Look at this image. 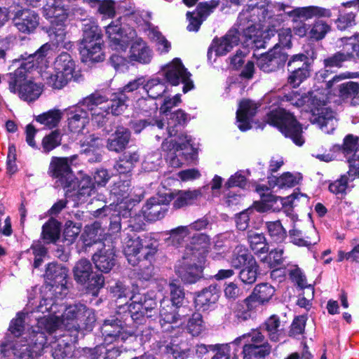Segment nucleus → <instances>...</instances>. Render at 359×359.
<instances>
[{
	"mask_svg": "<svg viewBox=\"0 0 359 359\" xmlns=\"http://www.w3.org/2000/svg\"><path fill=\"white\" fill-rule=\"evenodd\" d=\"M60 236V224L55 219H49L42 227V238L46 243L55 242Z\"/></svg>",
	"mask_w": 359,
	"mask_h": 359,
	"instance_id": "41",
	"label": "nucleus"
},
{
	"mask_svg": "<svg viewBox=\"0 0 359 359\" xmlns=\"http://www.w3.org/2000/svg\"><path fill=\"white\" fill-rule=\"evenodd\" d=\"M162 163V155L160 151H155L147 154L142 163V168L147 172L158 169Z\"/></svg>",
	"mask_w": 359,
	"mask_h": 359,
	"instance_id": "55",
	"label": "nucleus"
},
{
	"mask_svg": "<svg viewBox=\"0 0 359 359\" xmlns=\"http://www.w3.org/2000/svg\"><path fill=\"white\" fill-rule=\"evenodd\" d=\"M127 100L128 97L126 94L118 92L109 102L107 101L104 104L105 106L109 107V111L110 114L118 116L121 114L126 108Z\"/></svg>",
	"mask_w": 359,
	"mask_h": 359,
	"instance_id": "48",
	"label": "nucleus"
},
{
	"mask_svg": "<svg viewBox=\"0 0 359 359\" xmlns=\"http://www.w3.org/2000/svg\"><path fill=\"white\" fill-rule=\"evenodd\" d=\"M29 68L22 63L13 72L8 74L4 79L7 81L11 93L18 94L22 100L31 102L39 97L42 87L27 79V71Z\"/></svg>",
	"mask_w": 359,
	"mask_h": 359,
	"instance_id": "7",
	"label": "nucleus"
},
{
	"mask_svg": "<svg viewBox=\"0 0 359 359\" xmlns=\"http://www.w3.org/2000/svg\"><path fill=\"white\" fill-rule=\"evenodd\" d=\"M209 243L210 238L205 234L198 233L193 236L190 245L175 266L176 273L184 282L191 284L201 278Z\"/></svg>",
	"mask_w": 359,
	"mask_h": 359,
	"instance_id": "3",
	"label": "nucleus"
},
{
	"mask_svg": "<svg viewBox=\"0 0 359 359\" xmlns=\"http://www.w3.org/2000/svg\"><path fill=\"white\" fill-rule=\"evenodd\" d=\"M162 75L172 86H177L181 82L184 84L183 93H186L194 88L190 79L191 74L184 67L180 58H175L162 69Z\"/></svg>",
	"mask_w": 359,
	"mask_h": 359,
	"instance_id": "18",
	"label": "nucleus"
},
{
	"mask_svg": "<svg viewBox=\"0 0 359 359\" xmlns=\"http://www.w3.org/2000/svg\"><path fill=\"white\" fill-rule=\"evenodd\" d=\"M251 259H255L248 252V250L243 246H237L234 249L230 259L232 266L236 269L241 266H246Z\"/></svg>",
	"mask_w": 359,
	"mask_h": 359,
	"instance_id": "46",
	"label": "nucleus"
},
{
	"mask_svg": "<svg viewBox=\"0 0 359 359\" xmlns=\"http://www.w3.org/2000/svg\"><path fill=\"white\" fill-rule=\"evenodd\" d=\"M101 332L104 341L107 344L115 341H124L131 336L130 333L125 330L122 323L118 320H104Z\"/></svg>",
	"mask_w": 359,
	"mask_h": 359,
	"instance_id": "27",
	"label": "nucleus"
},
{
	"mask_svg": "<svg viewBox=\"0 0 359 359\" xmlns=\"http://www.w3.org/2000/svg\"><path fill=\"white\" fill-rule=\"evenodd\" d=\"M245 340L243 346V359H265L271 352V346L264 335L258 330H252L232 341V344L238 346Z\"/></svg>",
	"mask_w": 359,
	"mask_h": 359,
	"instance_id": "11",
	"label": "nucleus"
},
{
	"mask_svg": "<svg viewBox=\"0 0 359 359\" xmlns=\"http://www.w3.org/2000/svg\"><path fill=\"white\" fill-rule=\"evenodd\" d=\"M303 68L311 69V64L308 56L302 53L292 55L287 62L288 71H296Z\"/></svg>",
	"mask_w": 359,
	"mask_h": 359,
	"instance_id": "53",
	"label": "nucleus"
},
{
	"mask_svg": "<svg viewBox=\"0 0 359 359\" xmlns=\"http://www.w3.org/2000/svg\"><path fill=\"white\" fill-rule=\"evenodd\" d=\"M266 122L277 127L285 137L291 138L295 144L302 146L304 143L300 124L292 114L285 109H272L267 114Z\"/></svg>",
	"mask_w": 359,
	"mask_h": 359,
	"instance_id": "9",
	"label": "nucleus"
},
{
	"mask_svg": "<svg viewBox=\"0 0 359 359\" xmlns=\"http://www.w3.org/2000/svg\"><path fill=\"white\" fill-rule=\"evenodd\" d=\"M349 49L350 48L346 47V45L342 50L338 51L325 58L323 62L326 69L320 72V76L325 79L327 76V73L329 72L327 68H340L342 67L344 62L353 60L355 58V55L352 52L349 51Z\"/></svg>",
	"mask_w": 359,
	"mask_h": 359,
	"instance_id": "33",
	"label": "nucleus"
},
{
	"mask_svg": "<svg viewBox=\"0 0 359 359\" xmlns=\"http://www.w3.org/2000/svg\"><path fill=\"white\" fill-rule=\"evenodd\" d=\"M289 239L290 243L298 247H306L310 248L312 245L317 244L320 238L315 228H311L309 235L304 234L302 230L295 225L289 231Z\"/></svg>",
	"mask_w": 359,
	"mask_h": 359,
	"instance_id": "31",
	"label": "nucleus"
},
{
	"mask_svg": "<svg viewBox=\"0 0 359 359\" xmlns=\"http://www.w3.org/2000/svg\"><path fill=\"white\" fill-rule=\"evenodd\" d=\"M355 178V172L353 173V170H350L341 177L334 182L330 184L329 190L334 194H344L348 188L349 182H352Z\"/></svg>",
	"mask_w": 359,
	"mask_h": 359,
	"instance_id": "43",
	"label": "nucleus"
},
{
	"mask_svg": "<svg viewBox=\"0 0 359 359\" xmlns=\"http://www.w3.org/2000/svg\"><path fill=\"white\" fill-rule=\"evenodd\" d=\"M67 269L60 264L51 263L46 268L45 277L50 285V290L57 299H62L67 293Z\"/></svg>",
	"mask_w": 359,
	"mask_h": 359,
	"instance_id": "19",
	"label": "nucleus"
},
{
	"mask_svg": "<svg viewBox=\"0 0 359 359\" xmlns=\"http://www.w3.org/2000/svg\"><path fill=\"white\" fill-rule=\"evenodd\" d=\"M79 196L81 197L90 196L95 192V186L93 180L89 176H83L79 184Z\"/></svg>",
	"mask_w": 359,
	"mask_h": 359,
	"instance_id": "62",
	"label": "nucleus"
},
{
	"mask_svg": "<svg viewBox=\"0 0 359 359\" xmlns=\"http://www.w3.org/2000/svg\"><path fill=\"white\" fill-rule=\"evenodd\" d=\"M67 126L72 133L81 132L89 123L90 118L87 109L82 100L76 105L71 106L66 110Z\"/></svg>",
	"mask_w": 359,
	"mask_h": 359,
	"instance_id": "25",
	"label": "nucleus"
},
{
	"mask_svg": "<svg viewBox=\"0 0 359 359\" xmlns=\"http://www.w3.org/2000/svg\"><path fill=\"white\" fill-rule=\"evenodd\" d=\"M97 245L92 259L95 267L104 273L109 272L116 264V255L113 243L107 239L104 242L94 241Z\"/></svg>",
	"mask_w": 359,
	"mask_h": 359,
	"instance_id": "20",
	"label": "nucleus"
},
{
	"mask_svg": "<svg viewBox=\"0 0 359 359\" xmlns=\"http://www.w3.org/2000/svg\"><path fill=\"white\" fill-rule=\"evenodd\" d=\"M123 243V252L133 266L137 265L142 258L150 260L156 252V242L147 236L140 237L134 233L127 234Z\"/></svg>",
	"mask_w": 359,
	"mask_h": 359,
	"instance_id": "8",
	"label": "nucleus"
},
{
	"mask_svg": "<svg viewBox=\"0 0 359 359\" xmlns=\"http://www.w3.org/2000/svg\"><path fill=\"white\" fill-rule=\"evenodd\" d=\"M180 102L181 95L177 94L173 97L165 98L160 108L161 112L165 114L167 116L166 131L168 137L175 136L187 121V114L181 109H178L170 114H167L172 108L177 106Z\"/></svg>",
	"mask_w": 359,
	"mask_h": 359,
	"instance_id": "17",
	"label": "nucleus"
},
{
	"mask_svg": "<svg viewBox=\"0 0 359 359\" xmlns=\"http://www.w3.org/2000/svg\"><path fill=\"white\" fill-rule=\"evenodd\" d=\"M260 105L257 103L249 100H243L240 102L236 111V119L241 130L246 131L250 128V120L255 115Z\"/></svg>",
	"mask_w": 359,
	"mask_h": 359,
	"instance_id": "29",
	"label": "nucleus"
},
{
	"mask_svg": "<svg viewBox=\"0 0 359 359\" xmlns=\"http://www.w3.org/2000/svg\"><path fill=\"white\" fill-rule=\"evenodd\" d=\"M159 314L161 320L166 323H175L179 319L176 307L171 304L168 299H163L161 302Z\"/></svg>",
	"mask_w": 359,
	"mask_h": 359,
	"instance_id": "42",
	"label": "nucleus"
},
{
	"mask_svg": "<svg viewBox=\"0 0 359 359\" xmlns=\"http://www.w3.org/2000/svg\"><path fill=\"white\" fill-rule=\"evenodd\" d=\"M144 89L147 91L149 97L152 100L147 101L142 98L138 100V105L143 112H149L150 115L157 113V106L153 100L161 97L166 91L165 84L159 79H152L144 85Z\"/></svg>",
	"mask_w": 359,
	"mask_h": 359,
	"instance_id": "24",
	"label": "nucleus"
},
{
	"mask_svg": "<svg viewBox=\"0 0 359 359\" xmlns=\"http://www.w3.org/2000/svg\"><path fill=\"white\" fill-rule=\"evenodd\" d=\"M106 34L109 40L110 46L115 50H125L129 41L133 39L135 32L129 29V33H127L121 27L119 20L111 22L105 28Z\"/></svg>",
	"mask_w": 359,
	"mask_h": 359,
	"instance_id": "23",
	"label": "nucleus"
},
{
	"mask_svg": "<svg viewBox=\"0 0 359 359\" xmlns=\"http://www.w3.org/2000/svg\"><path fill=\"white\" fill-rule=\"evenodd\" d=\"M239 41V29H231L224 36L213 41L208 54L214 51L218 56L226 55L238 44Z\"/></svg>",
	"mask_w": 359,
	"mask_h": 359,
	"instance_id": "28",
	"label": "nucleus"
},
{
	"mask_svg": "<svg viewBox=\"0 0 359 359\" xmlns=\"http://www.w3.org/2000/svg\"><path fill=\"white\" fill-rule=\"evenodd\" d=\"M301 176L299 174H292L290 172H285L281 176L276 179L275 185L279 188H290L299 184Z\"/></svg>",
	"mask_w": 359,
	"mask_h": 359,
	"instance_id": "56",
	"label": "nucleus"
},
{
	"mask_svg": "<svg viewBox=\"0 0 359 359\" xmlns=\"http://www.w3.org/2000/svg\"><path fill=\"white\" fill-rule=\"evenodd\" d=\"M284 102H290L292 105L299 107L311 101V121L318 124L321 130L326 133L332 132L336 126L337 121L334 118V112L325 107V102L313 97L311 100L306 95H302L297 91H292L283 96Z\"/></svg>",
	"mask_w": 359,
	"mask_h": 359,
	"instance_id": "5",
	"label": "nucleus"
},
{
	"mask_svg": "<svg viewBox=\"0 0 359 359\" xmlns=\"http://www.w3.org/2000/svg\"><path fill=\"white\" fill-rule=\"evenodd\" d=\"M187 329L189 333L194 337L198 336L205 330V325L201 313H194L191 316L187 323Z\"/></svg>",
	"mask_w": 359,
	"mask_h": 359,
	"instance_id": "52",
	"label": "nucleus"
},
{
	"mask_svg": "<svg viewBox=\"0 0 359 359\" xmlns=\"http://www.w3.org/2000/svg\"><path fill=\"white\" fill-rule=\"evenodd\" d=\"M62 116L61 111L54 109L37 116L36 121L49 128H53L58 125Z\"/></svg>",
	"mask_w": 359,
	"mask_h": 359,
	"instance_id": "44",
	"label": "nucleus"
},
{
	"mask_svg": "<svg viewBox=\"0 0 359 359\" xmlns=\"http://www.w3.org/2000/svg\"><path fill=\"white\" fill-rule=\"evenodd\" d=\"M81 231L80 224L74 223L72 221H67L64 229V236L67 241L72 242L78 236Z\"/></svg>",
	"mask_w": 359,
	"mask_h": 359,
	"instance_id": "64",
	"label": "nucleus"
},
{
	"mask_svg": "<svg viewBox=\"0 0 359 359\" xmlns=\"http://www.w3.org/2000/svg\"><path fill=\"white\" fill-rule=\"evenodd\" d=\"M43 15L50 20L49 36L59 45L66 35L67 10L62 0H46L43 6Z\"/></svg>",
	"mask_w": 359,
	"mask_h": 359,
	"instance_id": "10",
	"label": "nucleus"
},
{
	"mask_svg": "<svg viewBox=\"0 0 359 359\" xmlns=\"http://www.w3.org/2000/svg\"><path fill=\"white\" fill-rule=\"evenodd\" d=\"M238 325L247 321L252 317V312L256 309L252 298H246L242 302H236Z\"/></svg>",
	"mask_w": 359,
	"mask_h": 359,
	"instance_id": "40",
	"label": "nucleus"
},
{
	"mask_svg": "<svg viewBox=\"0 0 359 359\" xmlns=\"http://www.w3.org/2000/svg\"><path fill=\"white\" fill-rule=\"evenodd\" d=\"M150 37L156 43L157 50L161 53H168L171 47L170 43L161 34L160 32L152 29Z\"/></svg>",
	"mask_w": 359,
	"mask_h": 359,
	"instance_id": "59",
	"label": "nucleus"
},
{
	"mask_svg": "<svg viewBox=\"0 0 359 359\" xmlns=\"http://www.w3.org/2000/svg\"><path fill=\"white\" fill-rule=\"evenodd\" d=\"M339 96L344 100L359 97V83L348 81L339 85Z\"/></svg>",
	"mask_w": 359,
	"mask_h": 359,
	"instance_id": "51",
	"label": "nucleus"
},
{
	"mask_svg": "<svg viewBox=\"0 0 359 359\" xmlns=\"http://www.w3.org/2000/svg\"><path fill=\"white\" fill-rule=\"evenodd\" d=\"M57 307L55 301L48 297L42 299L39 305V311L41 313H49L39 320V326H44L48 333H51L59 327L76 330L81 327L90 329L95 322L93 310L83 304L78 303L67 306L61 316L57 315L59 311Z\"/></svg>",
	"mask_w": 359,
	"mask_h": 359,
	"instance_id": "2",
	"label": "nucleus"
},
{
	"mask_svg": "<svg viewBox=\"0 0 359 359\" xmlns=\"http://www.w3.org/2000/svg\"><path fill=\"white\" fill-rule=\"evenodd\" d=\"M74 275L77 282L88 284L87 289L93 295H97L99 290L104 285L103 276L93 273L91 263L86 259H82L76 264Z\"/></svg>",
	"mask_w": 359,
	"mask_h": 359,
	"instance_id": "15",
	"label": "nucleus"
},
{
	"mask_svg": "<svg viewBox=\"0 0 359 359\" xmlns=\"http://www.w3.org/2000/svg\"><path fill=\"white\" fill-rule=\"evenodd\" d=\"M285 56L280 53L273 52L267 53L262 55L257 60V67L264 72H271L276 71L283 67L285 62Z\"/></svg>",
	"mask_w": 359,
	"mask_h": 359,
	"instance_id": "34",
	"label": "nucleus"
},
{
	"mask_svg": "<svg viewBox=\"0 0 359 359\" xmlns=\"http://www.w3.org/2000/svg\"><path fill=\"white\" fill-rule=\"evenodd\" d=\"M275 289L268 283H262L256 285L252 294L248 298H252V302H255L256 307L261 304L269 302L273 296Z\"/></svg>",
	"mask_w": 359,
	"mask_h": 359,
	"instance_id": "38",
	"label": "nucleus"
},
{
	"mask_svg": "<svg viewBox=\"0 0 359 359\" xmlns=\"http://www.w3.org/2000/svg\"><path fill=\"white\" fill-rule=\"evenodd\" d=\"M267 16L265 14V10L263 6L259 4L249 5L248 8L243 9L238 17L237 23L232 29H239V38L242 35L245 38V41L252 40L253 43L256 41V37L258 35V30L255 24L259 22H265Z\"/></svg>",
	"mask_w": 359,
	"mask_h": 359,
	"instance_id": "12",
	"label": "nucleus"
},
{
	"mask_svg": "<svg viewBox=\"0 0 359 359\" xmlns=\"http://www.w3.org/2000/svg\"><path fill=\"white\" fill-rule=\"evenodd\" d=\"M130 134L128 129L118 128L107 140V147L109 150L120 152L129 142Z\"/></svg>",
	"mask_w": 359,
	"mask_h": 359,
	"instance_id": "35",
	"label": "nucleus"
},
{
	"mask_svg": "<svg viewBox=\"0 0 359 359\" xmlns=\"http://www.w3.org/2000/svg\"><path fill=\"white\" fill-rule=\"evenodd\" d=\"M265 227L271 238L274 242L281 243L285 239L287 232L279 220L266 222Z\"/></svg>",
	"mask_w": 359,
	"mask_h": 359,
	"instance_id": "45",
	"label": "nucleus"
},
{
	"mask_svg": "<svg viewBox=\"0 0 359 359\" xmlns=\"http://www.w3.org/2000/svg\"><path fill=\"white\" fill-rule=\"evenodd\" d=\"M291 278L294 280L298 286L302 289H306L310 293V297H313L314 288L309 284L307 285L306 277L299 269H295L290 272Z\"/></svg>",
	"mask_w": 359,
	"mask_h": 359,
	"instance_id": "61",
	"label": "nucleus"
},
{
	"mask_svg": "<svg viewBox=\"0 0 359 359\" xmlns=\"http://www.w3.org/2000/svg\"><path fill=\"white\" fill-rule=\"evenodd\" d=\"M39 306L31 312H19L13 319L8 336L1 344V352L7 359H34L41 355L46 344L47 331L39 326V320L44 316L38 315Z\"/></svg>",
	"mask_w": 359,
	"mask_h": 359,
	"instance_id": "1",
	"label": "nucleus"
},
{
	"mask_svg": "<svg viewBox=\"0 0 359 359\" xmlns=\"http://www.w3.org/2000/svg\"><path fill=\"white\" fill-rule=\"evenodd\" d=\"M75 156L69 158L53 157L51 158L48 173L54 179L56 180L55 184L57 187H61L63 189L74 188L76 184V178L70 168Z\"/></svg>",
	"mask_w": 359,
	"mask_h": 359,
	"instance_id": "14",
	"label": "nucleus"
},
{
	"mask_svg": "<svg viewBox=\"0 0 359 359\" xmlns=\"http://www.w3.org/2000/svg\"><path fill=\"white\" fill-rule=\"evenodd\" d=\"M169 287L170 291V304L176 307H179L182 304L184 299V290L180 285L173 282L169 284Z\"/></svg>",
	"mask_w": 359,
	"mask_h": 359,
	"instance_id": "60",
	"label": "nucleus"
},
{
	"mask_svg": "<svg viewBox=\"0 0 359 359\" xmlns=\"http://www.w3.org/2000/svg\"><path fill=\"white\" fill-rule=\"evenodd\" d=\"M170 202V198L166 197L165 194L151 197L142 209L144 217L149 222L163 219L168 210Z\"/></svg>",
	"mask_w": 359,
	"mask_h": 359,
	"instance_id": "21",
	"label": "nucleus"
},
{
	"mask_svg": "<svg viewBox=\"0 0 359 359\" xmlns=\"http://www.w3.org/2000/svg\"><path fill=\"white\" fill-rule=\"evenodd\" d=\"M61 135L58 130L52 131L42 140V151L48 154L61 144Z\"/></svg>",
	"mask_w": 359,
	"mask_h": 359,
	"instance_id": "54",
	"label": "nucleus"
},
{
	"mask_svg": "<svg viewBox=\"0 0 359 359\" xmlns=\"http://www.w3.org/2000/svg\"><path fill=\"white\" fill-rule=\"evenodd\" d=\"M130 57L132 60L147 64L151 60L152 53L146 42L141 39H137L131 46Z\"/></svg>",
	"mask_w": 359,
	"mask_h": 359,
	"instance_id": "37",
	"label": "nucleus"
},
{
	"mask_svg": "<svg viewBox=\"0 0 359 359\" xmlns=\"http://www.w3.org/2000/svg\"><path fill=\"white\" fill-rule=\"evenodd\" d=\"M248 239L250 248L257 255L265 254L269 250V247L266 243V238L263 233L255 231L248 233Z\"/></svg>",
	"mask_w": 359,
	"mask_h": 359,
	"instance_id": "39",
	"label": "nucleus"
},
{
	"mask_svg": "<svg viewBox=\"0 0 359 359\" xmlns=\"http://www.w3.org/2000/svg\"><path fill=\"white\" fill-rule=\"evenodd\" d=\"M131 301L128 309L130 316L134 320H140L142 317L151 318L154 316V309L156 306V301L151 297L147 298L145 295L134 294L129 297Z\"/></svg>",
	"mask_w": 359,
	"mask_h": 359,
	"instance_id": "22",
	"label": "nucleus"
},
{
	"mask_svg": "<svg viewBox=\"0 0 359 359\" xmlns=\"http://www.w3.org/2000/svg\"><path fill=\"white\" fill-rule=\"evenodd\" d=\"M258 269L259 266L255 259H251L240 271V279L245 284L254 283L257 278Z\"/></svg>",
	"mask_w": 359,
	"mask_h": 359,
	"instance_id": "47",
	"label": "nucleus"
},
{
	"mask_svg": "<svg viewBox=\"0 0 359 359\" xmlns=\"http://www.w3.org/2000/svg\"><path fill=\"white\" fill-rule=\"evenodd\" d=\"M72 352V346L64 339H60L52 344V355L54 359H65Z\"/></svg>",
	"mask_w": 359,
	"mask_h": 359,
	"instance_id": "50",
	"label": "nucleus"
},
{
	"mask_svg": "<svg viewBox=\"0 0 359 359\" xmlns=\"http://www.w3.org/2000/svg\"><path fill=\"white\" fill-rule=\"evenodd\" d=\"M219 297V292L215 285L203 289L195 297L196 306L202 311L211 309L216 304Z\"/></svg>",
	"mask_w": 359,
	"mask_h": 359,
	"instance_id": "32",
	"label": "nucleus"
},
{
	"mask_svg": "<svg viewBox=\"0 0 359 359\" xmlns=\"http://www.w3.org/2000/svg\"><path fill=\"white\" fill-rule=\"evenodd\" d=\"M13 23L20 32L29 34L34 32L39 24V15L30 9H19L13 11Z\"/></svg>",
	"mask_w": 359,
	"mask_h": 359,
	"instance_id": "26",
	"label": "nucleus"
},
{
	"mask_svg": "<svg viewBox=\"0 0 359 359\" xmlns=\"http://www.w3.org/2000/svg\"><path fill=\"white\" fill-rule=\"evenodd\" d=\"M264 326L271 341L277 342L285 337V325L280 321L278 316L272 315L270 316L266 320Z\"/></svg>",
	"mask_w": 359,
	"mask_h": 359,
	"instance_id": "36",
	"label": "nucleus"
},
{
	"mask_svg": "<svg viewBox=\"0 0 359 359\" xmlns=\"http://www.w3.org/2000/svg\"><path fill=\"white\" fill-rule=\"evenodd\" d=\"M331 30V27L326 22L318 20L310 27L309 36L314 40L323 39Z\"/></svg>",
	"mask_w": 359,
	"mask_h": 359,
	"instance_id": "49",
	"label": "nucleus"
},
{
	"mask_svg": "<svg viewBox=\"0 0 359 359\" xmlns=\"http://www.w3.org/2000/svg\"><path fill=\"white\" fill-rule=\"evenodd\" d=\"M263 10L267 16L269 24L275 27L284 21L287 18H291L294 21L299 18L309 19L313 17H331L329 9L318 6H307L292 8L290 6L281 3L266 2L262 4Z\"/></svg>",
	"mask_w": 359,
	"mask_h": 359,
	"instance_id": "4",
	"label": "nucleus"
},
{
	"mask_svg": "<svg viewBox=\"0 0 359 359\" xmlns=\"http://www.w3.org/2000/svg\"><path fill=\"white\" fill-rule=\"evenodd\" d=\"M231 346L232 341L229 344L210 345V350L214 353L211 359H230Z\"/></svg>",
	"mask_w": 359,
	"mask_h": 359,
	"instance_id": "58",
	"label": "nucleus"
},
{
	"mask_svg": "<svg viewBox=\"0 0 359 359\" xmlns=\"http://www.w3.org/2000/svg\"><path fill=\"white\" fill-rule=\"evenodd\" d=\"M165 195L170 198V201H173V208L180 209L192 205L201 196V192L199 189L177 190Z\"/></svg>",
	"mask_w": 359,
	"mask_h": 359,
	"instance_id": "30",
	"label": "nucleus"
},
{
	"mask_svg": "<svg viewBox=\"0 0 359 359\" xmlns=\"http://www.w3.org/2000/svg\"><path fill=\"white\" fill-rule=\"evenodd\" d=\"M53 65L54 72H46L42 76L46 85L54 89H61L73 78L75 62L69 53L63 52L55 58Z\"/></svg>",
	"mask_w": 359,
	"mask_h": 359,
	"instance_id": "13",
	"label": "nucleus"
},
{
	"mask_svg": "<svg viewBox=\"0 0 359 359\" xmlns=\"http://www.w3.org/2000/svg\"><path fill=\"white\" fill-rule=\"evenodd\" d=\"M83 38L80 53L83 62H100L104 59L102 53V34L97 23L86 19L82 22Z\"/></svg>",
	"mask_w": 359,
	"mask_h": 359,
	"instance_id": "6",
	"label": "nucleus"
},
{
	"mask_svg": "<svg viewBox=\"0 0 359 359\" xmlns=\"http://www.w3.org/2000/svg\"><path fill=\"white\" fill-rule=\"evenodd\" d=\"M156 126L158 128L163 129L164 126V123L161 120H157L154 118L139 120L132 123V128L134 130L135 133H140L143 128H144L147 126Z\"/></svg>",
	"mask_w": 359,
	"mask_h": 359,
	"instance_id": "63",
	"label": "nucleus"
},
{
	"mask_svg": "<svg viewBox=\"0 0 359 359\" xmlns=\"http://www.w3.org/2000/svg\"><path fill=\"white\" fill-rule=\"evenodd\" d=\"M107 101L108 98L98 91L94 92L82 100L83 105L91 116L93 123L97 127L103 126L109 120V107L104 104Z\"/></svg>",
	"mask_w": 359,
	"mask_h": 359,
	"instance_id": "16",
	"label": "nucleus"
},
{
	"mask_svg": "<svg viewBox=\"0 0 359 359\" xmlns=\"http://www.w3.org/2000/svg\"><path fill=\"white\" fill-rule=\"evenodd\" d=\"M288 83L293 88H297L304 81L311 75V69H302L296 71H288Z\"/></svg>",
	"mask_w": 359,
	"mask_h": 359,
	"instance_id": "57",
	"label": "nucleus"
}]
</instances>
